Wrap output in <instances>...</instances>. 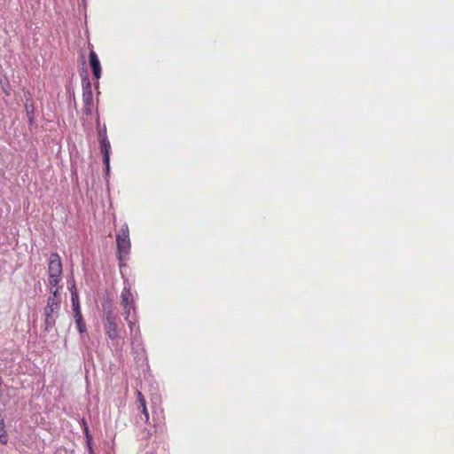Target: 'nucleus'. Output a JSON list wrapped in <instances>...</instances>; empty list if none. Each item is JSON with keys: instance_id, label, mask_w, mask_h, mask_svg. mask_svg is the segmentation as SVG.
<instances>
[{"instance_id": "nucleus-1", "label": "nucleus", "mask_w": 454, "mask_h": 454, "mask_svg": "<svg viewBox=\"0 0 454 454\" xmlns=\"http://www.w3.org/2000/svg\"><path fill=\"white\" fill-rule=\"evenodd\" d=\"M120 300L121 306L122 307V315L129 329L131 348L135 353L139 354L144 350L142 347V337L138 325L135 297L128 281H124V286L121 293Z\"/></svg>"}, {"instance_id": "nucleus-2", "label": "nucleus", "mask_w": 454, "mask_h": 454, "mask_svg": "<svg viewBox=\"0 0 454 454\" xmlns=\"http://www.w3.org/2000/svg\"><path fill=\"white\" fill-rule=\"evenodd\" d=\"M59 291V287H56L55 289L50 288L51 295L48 297L47 305L44 309L45 325L47 329L55 325L60 309L61 296Z\"/></svg>"}, {"instance_id": "nucleus-3", "label": "nucleus", "mask_w": 454, "mask_h": 454, "mask_svg": "<svg viewBox=\"0 0 454 454\" xmlns=\"http://www.w3.org/2000/svg\"><path fill=\"white\" fill-rule=\"evenodd\" d=\"M103 326L107 338L112 341L113 345L117 346L121 339L120 328L117 323V316L112 309L105 311Z\"/></svg>"}, {"instance_id": "nucleus-4", "label": "nucleus", "mask_w": 454, "mask_h": 454, "mask_svg": "<svg viewBox=\"0 0 454 454\" xmlns=\"http://www.w3.org/2000/svg\"><path fill=\"white\" fill-rule=\"evenodd\" d=\"M48 273L50 288L55 289L59 287V284L62 276V262L60 256L57 253H52L49 257Z\"/></svg>"}, {"instance_id": "nucleus-5", "label": "nucleus", "mask_w": 454, "mask_h": 454, "mask_svg": "<svg viewBox=\"0 0 454 454\" xmlns=\"http://www.w3.org/2000/svg\"><path fill=\"white\" fill-rule=\"evenodd\" d=\"M118 258L120 261L126 259L130 249L129 231L127 224H124L116 235Z\"/></svg>"}, {"instance_id": "nucleus-6", "label": "nucleus", "mask_w": 454, "mask_h": 454, "mask_svg": "<svg viewBox=\"0 0 454 454\" xmlns=\"http://www.w3.org/2000/svg\"><path fill=\"white\" fill-rule=\"evenodd\" d=\"M100 149L103 154V161L105 165H108L110 160L111 145L106 136V129L104 127V134H100Z\"/></svg>"}, {"instance_id": "nucleus-7", "label": "nucleus", "mask_w": 454, "mask_h": 454, "mask_svg": "<svg viewBox=\"0 0 454 454\" xmlns=\"http://www.w3.org/2000/svg\"><path fill=\"white\" fill-rule=\"evenodd\" d=\"M90 65L93 71V74L97 79H99L101 76V65L98 59L97 53L94 51H90L89 55Z\"/></svg>"}, {"instance_id": "nucleus-8", "label": "nucleus", "mask_w": 454, "mask_h": 454, "mask_svg": "<svg viewBox=\"0 0 454 454\" xmlns=\"http://www.w3.org/2000/svg\"><path fill=\"white\" fill-rule=\"evenodd\" d=\"M83 113L86 115H91L93 110V94L82 95Z\"/></svg>"}, {"instance_id": "nucleus-9", "label": "nucleus", "mask_w": 454, "mask_h": 454, "mask_svg": "<svg viewBox=\"0 0 454 454\" xmlns=\"http://www.w3.org/2000/svg\"><path fill=\"white\" fill-rule=\"evenodd\" d=\"M82 95H87V93H88V95H92V86H91V82L88 76H85L82 78Z\"/></svg>"}, {"instance_id": "nucleus-10", "label": "nucleus", "mask_w": 454, "mask_h": 454, "mask_svg": "<svg viewBox=\"0 0 454 454\" xmlns=\"http://www.w3.org/2000/svg\"><path fill=\"white\" fill-rule=\"evenodd\" d=\"M71 301H72L73 310L80 309L78 294L76 292L74 285H73L72 290H71Z\"/></svg>"}, {"instance_id": "nucleus-11", "label": "nucleus", "mask_w": 454, "mask_h": 454, "mask_svg": "<svg viewBox=\"0 0 454 454\" xmlns=\"http://www.w3.org/2000/svg\"><path fill=\"white\" fill-rule=\"evenodd\" d=\"M137 409L141 411V412L143 413V418L142 419L145 422L148 421L149 419V413H148V411H147V408H146V405L145 403H142L141 406H137Z\"/></svg>"}, {"instance_id": "nucleus-12", "label": "nucleus", "mask_w": 454, "mask_h": 454, "mask_svg": "<svg viewBox=\"0 0 454 454\" xmlns=\"http://www.w3.org/2000/svg\"><path fill=\"white\" fill-rule=\"evenodd\" d=\"M75 325L77 330L81 334H83L86 332V325L83 320L76 322Z\"/></svg>"}, {"instance_id": "nucleus-13", "label": "nucleus", "mask_w": 454, "mask_h": 454, "mask_svg": "<svg viewBox=\"0 0 454 454\" xmlns=\"http://www.w3.org/2000/svg\"><path fill=\"white\" fill-rule=\"evenodd\" d=\"M74 317L75 323L78 321L83 320L81 309L74 310Z\"/></svg>"}, {"instance_id": "nucleus-14", "label": "nucleus", "mask_w": 454, "mask_h": 454, "mask_svg": "<svg viewBox=\"0 0 454 454\" xmlns=\"http://www.w3.org/2000/svg\"><path fill=\"white\" fill-rule=\"evenodd\" d=\"M137 402H138V406H141L142 403H145V400L140 391H137Z\"/></svg>"}, {"instance_id": "nucleus-15", "label": "nucleus", "mask_w": 454, "mask_h": 454, "mask_svg": "<svg viewBox=\"0 0 454 454\" xmlns=\"http://www.w3.org/2000/svg\"><path fill=\"white\" fill-rule=\"evenodd\" d=\"M110 171V160H108V165H106V175L109 174Z\"/></svg>"}, {"instance_id": "nucleus-16", "label": "nucleus", "mask_w": 454, "mask_h": 454, "mask_svg": "<svg viewBox=\"0 0 454 454\" xmlns=\"http://www.w3.org/2000/svg\"><path fill=\"white\" fill-rule=\"evenodd\" d=\"M82 422H83V425H84V427H85V433H86L87 437H88V436H89V434H88V431H89V430H88V427H86V422L84 421V419L82 420Z\"/></svg>"}, {"instance_id": "nucleus-17", "label": "nucleus", "mask_w": 454, "mask_h": 454, "mask_svg": "<svg viewBox=\"0 0 454 454\" xmlns=\"http://www.w3.org/2000/svg\"><path fill=\"white\" fill-rule=\"evenodd\" d=\"M100 134H102V135L104 134V129L99 130V135Z\"/></svg>"}, {"instance_id": "nucleus-18", "label": "nucleus", "mask_w": 454, "mask_h": 454, "mask_svg": "<svg viewBox=\"0 0 454 454\" xmlns=\"http://www.w3.org/2000/svg\"><path fill=\"white\" fill-rule=\"evenodd\" d=\"M89 454H93V451H92L91 448H90V453Z\"/></svg>"}]
</instances>
